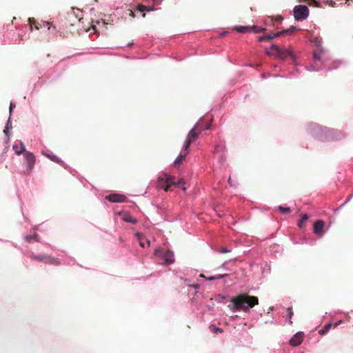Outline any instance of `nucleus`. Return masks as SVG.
Instances as JSON below:
<instances>
[{
  "mask_svg": "<svg viewBox=\"0 0 353 353\" xmlns=\"http://www.w3.org/2000/svg\"><path fill=\"white\" fill-rule=\"evenodd\" d=\"M311 45L313 50V61L315 65L314 70H319L322 67L328 70H333L336 69L341 64V61H334L332 66L327 67L326 63L330 57L328 50L322 46L321 41L318 37H315L312 40L310 39V46Z\"/></svg>",
  "mask_w": 353,
  "mask_h": 353,
  "instance_id": "nucleus-1",
  "label": "nucleus"
},
{
  "mask_svg": "<svg viewBox=\"0 0 353 353\" xmlns=\"http://www.w3.org/2000/svg\"><path fill=\"white\" fill-rule=\"evenodd\" d=\"M310 135L321 141H337L345 137L342 131L323 127L316 123H310Z\"/></svg>",
  "mask_w": 353,
  "mask_h": 353,
  "instance_id": "nucleus-2",
  "label": "nucleus"
},
{
  "mask_svg": "<svg viewBox=\"0 0 353 353\" xmlns=\"http://www.w3.org/2000/svg\"><path fill=\"white\" fill-rule=\"evenodd\" d=\"M232 305H228L232 312L243 310L245 312L250 311L259 304L258 297L250 296L248 294H241L231 299Z\"/></svg>",
  "mask_w": 353,
  "mask_h": 353,
  "instance_id": "nucleus-3",
  "label": "nucleus"
},
{
  "mask_svg": "<svg viewBox=\"0 0 353 353\" xmlns=\"http://www.w3.org/2000/svg\"><path fill=\"white\" fill-rule=\"evenodd\" d=\"M184 184L185 181L183 179L176 181L174 176H171L167 174H162L157 179V188H163L166 192L172 185L181 188L183 190H185L186 188L184 186Z\"/></svg>",
  "mask_w": 353,
  "mask_h": 353,
  "instance_id": "nucleus-4",
  "label": "nucleus"
},
{
  "mask_svg": "<svg viewBox=\"0 0 353 353\" xmlns=\"http://www.w3.org/2000/svg\"><path fill=\"white\" fill-rule=\"evenodd\" d=\"M202 130L203 129H200L199 128V123L194 125V126L190 130V131L188 134L186 140L185 141L183 148H185V150L189 149L192 143L196 140Z\"/></svg>",
  "mask_w": 353,
  "mask_h": 353,
  "instance_id": "nucleus-5",
  "label": "nucleus"
},
{
  "mask_svg": "<svg viewBox=\"0 0 353 353\" xmlns=\"http://www.w3.org/2000/svg\"><path fill=\"white\" fill-rule=\"evenodd\" d=\"M31 259L43 262L45 263L51 264L53 265H60V261L57 258H54L50 255L41 254H32L30 256Z\"/></svg>",
  "mask_w": 353,
  "mask_h": 353,
  "instance_id": "nucleus-6",
  "label": "nucleus"
},
{
  "mask_svg": "<svg viewBox=\"0 0 353 353\" xmlns=\"http://www.w3.org/2000/svg\"><path fill=\"white\" fill-rule=\"evenodd\" d=\"M296 30V28L295 26H291L290 28H288L287 30H283V31H280V32H277L276 33L272 32V33H270V34H268L267 35L261 36V37H260L259 38V41L260 42H262V41H268V40H270V39L276 38V37L282 36V35L291 34Z\"/></svg>",
  "mask_w": 353,
  "mask_h": 353,
  "instance_id": "nucleus-7",
  "label": "nucleus"
},
{
  "mask_svg": "<svg viewBox=\"0 0 353 353\" xmlns=\"http://www.w3.org/2000/svg\"><path fill=\"white\" fill-rule=\"evenodd\" d=\"M23 154L26 161V163L27 165L26 169L24 171V174H30L32 171L34 164L36 163V157L32 152L28 150L24 152Z\"/></svg>",
  "mask_w": 353,
  "mask_h": 353,
  "instance_id": "nucleus-8",
  "label": "nucleus"
},
{
  "mask_svg": "<svg viewBox=\"0 0 353 353\" xmlns=\"http://www.w3.org/2000/svg\"><path fill=\"white\" fill-rule=\"evenodd\" d=\"M294 16L296 21H302L308 16V9L306 6L299 5L294 8Z\"/></svg>",
  "mask_w": 353,
  "mask_h": 353,
  "instance_id": "nucleus-9",
  "label": "nucleus"
},
{
  "mask_svg": "<svg viewBox=\"0 0 353 353\" xmlns=\"http://www.w3.org/2000/svg\"><path fill=\"white\" fill-rule=\"evenodd\" d=\"M314 233L319 238L324 236L325 234V223L322 220H319L314 223L313 226Z\"/></svg>",
  "mask_w": 353,
  "mask_h": 353,
  "instance_id": "nucleus-10",
  "label": "nucleus"
},
{
  "mask_svg": "<svg viewBox=\"0 0 353 353\" xmlns=\"http://www.w3.org/2000/svg\"><path fill=\"white\" fill-rule=\"evenodd\" d=\"M105 199L112 203H122L125 201L127 199L125 195L120 194H112L107 196Z\"/></svg>",
  "mask_w": 353,
  "mask_h": 353,
  "instance_id": "nucleus-11",
  "label": "nucleus"
},
{
  "mask_svg": "<svg viewBox=\"0 0 353 353\" xmlns=\"http://www.w3.org/2000/svg\"><path fill=\"white\" fill-rule=\"evenodd\" d=\"M303 339V333L301 332L295 334L290 340V344L292 346H297L301 343Z\"/></svg>",
  "mask_w": 353,
  "mask_h": 353,
  "instance_id": "nucleus-12",
  "label": "nucleus"
},
{
  "mask_svg": "<svg viewBox=\"0 0 353 353\" xmlns=\"http://www.w3.org/2000/svg\"><path fill=\"white\" fill-rule=\"evenodd\" d=\"M189 153V149L188 150H185V148H183V151L182 153H181L178 157L176 159V160L174 161V164L175 165H179L180 164H181V163L183 162V161L185 159V157Z\"/></svg>",
  "mask_w": 353,
  "mask_h": 353,
  "instance_id": "nucleus-13",
  "label": "nucleus"
},
{
  "mask_svg": "<svg viewBox=\"0 0 353 353\" xmlns=\"http://www.w3.org/2000/svg\"><path fill=\"white\" fill-rule=\"evenodd\" d=\"M12 149L14 150V151L15 152V153L17 155H20L21 154H23L24 152L26 151L25 145H24V144L22 142L20 143L19 145H18L16 143L14 144L13 146H12Z\"/></svg>",
  "mask_w": 353,
  "mask_h": 353,
  "instance_id": "nucleus-14",
  "label": "nucleus"
},
{
  "mask_svg": "<svg viewBox=\"0 0 353 353\" xmlns=\"http://www.w3.org/2000/svg\"><path fill=\"white\" fill-rule=\"evenodd\" d=\"M136 236H137V239L139 241V245L142 248H144L146 244L148 246L150 245V241L144 236H143L140 233H137Z\"/></svg>",
  "mask_w": 353,
  "mask_h": 353,
  "instance_id": "nucleus-15",
  "label": "nucleus"
},
{
  "mask_svg": "<svg viewBox=\"0 0 353 353\" xmlns=\"http://www.w3.org/2000/svg\"><path fill=\"white\" fill-rule=\"evenodd\" d=\"M291 54V52L289 50H284L279 48V52L277 54V57L281 59H285Z\"/></svg>",
  "mask_w": 353,
  "mask_h": 353,
  "instance_id": "nucleus-16",
  "label": "nucleus"
},
{
  "mask_svg": "<svg viewBox=\"0 0 353 353\" xmlns=\"http://www.w3.org/2000/svg\"><path fill=\"white\" fill-rule=\"evenodd\" d=\"M330 0H310V7H321L322 4H327L328 3Z\"/></svg>",
  "mask_w": 353,
  "mask_h": 353,
  "instance_id": "nucleus-17",
  "label": "nucleus"
},
{
  "mask_svg": "<svg viewBox=\"0 0 353 353\" xmlns=\"http://www.w3.org/2000/svg\"><path fill=\"white\" fill-rule=\"evenodd\" d=\"M165 261L167 264H170L174 262V255L170 251H167L164 254Z\"/></svg>",
  "mask_w": 353,
  "mask_h": 353,
  "instance_id": "nucleus-18",
  "label": "nucleus"
},
{
  "mask_svg": "<svg viewBox=\"0 0 353 353\" xmlns=\"http://www.w3.org/2000/svg\"><path fill=\"white\" fill-rule=\"evenodd\" d=\"M279 52V48L276 45H272L270 50H266V54L268 55H276Z\"/></svg>",
  "mask_w": 353,
  "mask_h": 353,
  "instance_id": "nucleus-19",
  "label": "nucleus"
},
{
  "mask_svg": "<svg viewBox=\"0 0 353 353\" xmlns=\"http://www.w3.org/2000/svg\"><path fill=\"white\" fill-rule=\"evenodd\" d=\"M308 219V216L307 214H305L302 216L301 219L298 221V227L300 229H303L305 226V223Z\"/></svg>",
  "mask_w": 353,
  "mask_h": 353,
  "instance_id": "nucleus-20",
  "label": "nucleus"
},
{
  "mask_svg": "<svg viewBox=\"0 0 353 353\" xmlns=\"http://www.w3.org/2000/svg\"><path fill=\"white\" fill-rule=\"evenodd\" d=\"M137 10L141 13H143L142 17H145V11H151L152 8L149 6H145L142 4H139L137 6Z\"/></svg>",
  "mask_w": 353,
  "mask_h": 353,
  "instance_id": "nucleus-21",
  "label": "nucleus"
},
{
  "mask_svg": "<svg viewBox=\"0 0 353 353\" xmlns=\"http://www.w3.org/2000/svg\"><path fill=\"white\" fill-rule=\"evenodd\" d=\"M234 29L238 32L245 33L251 30V26H236Z\"/></svg>",
  "mask_w": 353,
  "mask_h": 353,
  "instance_id": "nucleus-22",
  "label": "nucleus"
},
{
  "mask_svg": "<svg viewBox=\"0 0 353 353\" xmlns=\"http://www.w3.org/2000/svg\"><path fill=\"white\" fill-rule=\"evenodd\" d=\"M123 219L125 222H129L132 223H136L137 222V219L133 218L130 214H126L123 216Z\"/></svg>",
  "mask_w": 353,
  "mask_h": 353,
  "instance_id": "nucleus-23",
  "label": "nucleus"
},
{
  "mask_svg": "<svg viewBox=\"0 0 353 353\" xmlns=\"http://www.w3.org/2000/svg\"><path fill=\"white\" fill-rule=\"evenodd\" d=\"M332 327V323H327L326 324L323 328L321 329L319 331V333L321 335H323L325 334H326L330 329V327Z\"/></svg>",
  "mask_w": 353,
  "mask_h": 353,
  "instance_id": "nucleus-24",
  "label": "nucleus"
},
{
  "mask_svg": "<svg viewBox=\"0 0 353 353\" xmlns=\"http://www.w3.org/2000/svg\"><path fill=\"white\" fill-rule=\"evenodd\" d=\"M28 21H29V23L30 25V30H32V26H34L35 29H37V30L39 29V28L38 26V24H37L36 20L34 19V18H29L28 19Z\"/></svg>",
  "mask_w": 353,
  "mask_h": 353,
  "instance_id": "nucleus-25",
  "label": "nucleus"
},
{
  "mask_svg": "<svg viewBox=\"0 0 353 353\" xmlns=\"http://www.w3.org/2000/svg\"><path fill=\"white\" fill-rule=\"evenodd\" d=\"M26 241H31V240L34 239L36 241H39L38 234L34 233L33 235H28L25 237Z\"/></svg>",
  "mask_w": 353,
  "mask_h": 353,
  "instance_id": "nucleus-26",
  "label": "nucleus"
},
{
  "mask_svg": "<svg viewBox=\"0 0 353 353\" xmlns=\"http://www.w3.org/2000/svg\"><path fill=\"white\" fill-rule=\"evenodd\" d=\"M278 208H279V210L280 211V212H281L283 214H288V213H290L291 211L290 208L279 206Z\"/></svg>",
  "mask_w": 353,
  "mask_h": 353,
  "instance_id": "nucleus-27",
  "label": "nucleus"
},
{
  "mask_svg": "<svg viewBox=\"0 0 353 353\" xmlns=\"http://www.w3.org/2000/svg\"><path fill=\"white\" fill-rule=\"evenodd\" d=\"M251 30H252L255 33H258V32H263L265 30V28H259L257 26H251Z\"/></svg>",
  "mask_w": 353,
  "mask_h": 353,
  "instance_id": "nucleus-28",
  "label": "nucleus"
},
{
  "mask_svg": "<svg viewBox=\"0 0 353 353\" xmlns=\"http://www.w3.org/2000/svg\"><path fill=\"white\" fill-rule=\"evenodd\" d=\"M210 329L212 332H213L214 333H216V332H223V330L221 328H219V327H215L214 325H212L210 326Z\"/></svg>",
  "mask_w": 353,
  "mask_h": 353,
  "instance_id": "nucleus-29",
  "label": "nucleus"
},
{
  "mask_svg": "<svg viewBox=\"0 0 353 353\" xmlns=\"http://www.w3.org/2000/svg\"><path fill=\"white\" fill-rule=\"evenodd\" d=\"M52 161L58 163H61L62 161L56 156H52Z\"/></svg>",
  "mask_w": 353,
  "mask_h": 353,
  "instance_id": "nucleus-30",
  "label": "nucleus"
},
{
  "mask_svg": "<svg viewBox=\"0 0 353 353\" xmlns=\"http://www.w3.org/2000/svg\"><path fill=\"white\" fill-rule=\"evenodd\" d=\"M228 276V274H218L216 276H214V278H215V279H222V278L226 277Z\"/></svg>",
  "mask_w": 353,
  "mask_h": 353,
  "instance_id": "nucleus-31",
  "label": "nucleus"
},
{
  "mask_svg": "<svg viewBox=\"0 0 353 353\" xmlns=\"http://www.w3.org/2000/svg\"><path fill=\"white\" fill-rule=\"evenodd\" d=\"M287 310H288V317H289V319L290 320L292 316V315H293V312H292V308L288 307Z\"/></svg>",
  "mask_w": 353,
  "mask_h": 353,
  "instance_id": "nucleus-32",
  "label": "nucleus"
},
{
  "mask_svg": "<svg viewBox=\"0 0 353 353\" xmlns=\"http://www.w3.org/2000/svg\"><path fill=\"white\" fill-rule=\"evenodd\" d=\"M42 154L47 157L48 159H50V160H52V156L53 155H50V154H47L46 152H45L44 151H42L41 152Z\"/></svg>",
  "mask_w": 353,
  "mask_h": 353,
  "instance_id": "nucleus-33",
  "label": "nucleus"
},
{
  "mask_svg": "<svg viewBox=\"0 0 353 353\" xmlns=\"http://www.w3.org/2000/svg\"><path fill=\"white\" fill-rule=\"evenodd\" d=\"M220 252H221V253H223V254H224V253H228V252H230V250H228V249H227V248H221V250H220Z\"/></svg>",
  "mask_w": 353,
  "mask_h": 353,
  "instance_id": "nucleus-34",
  "label": "nucleus"
},
{
  "mask_svg": "<svg viewBox=\"0 0 353 353\" xmlns=\"http://www.w3.org/2000/svg\"><path fill=\"white\" fill-rule=\"evenodd\" d=\"M283 19V18L281 16H277L275 18V20L277 21H279V22L281 21Z\"/></svg>",
  "mask_w": 353,
  "mask_h": 353,
  "instance_id": "nucleus-35",
  "label": "nucleus"
},
{
  "mask_svg": "<svg viewBox=\"0 0 353 353\" xmlns=\"http://www.w3.org/2000/svg\"><path fill=\"white\" fill-rule=\"evenodd\" d=\"M15 107V105L12 103H10V113L12 112V109Z\"/></svg>",
  "mask_w": 353,
  "mask_h": 353,
  "instance_id": "nucleus-36",
  "label": "nucleus"
},
{
  "mask_svg": "<svg viewBox=\"0 0 353 353\" xmlns=\"http://www.w3.org/2000/svg\"><path fill=\"white\" fill-rule=\"evenodd\" d=\"M352 198H353V194H352L350 196H349V197L347 198L346 202L344 204H343L342 206L344 205L347 202H349Z\"/></svg>",
  "mask_w": 353,
  "mask_h": 353,
  "instance_id": "nucleus-37",
  "label": "nucleus"
},
{
  "mask_svg": "<svg viewBox=\"0 0 353 353\" xmlns=\"http://www.w3.org/2000/svg\"><path fill=\"white\" fill-rule=\"evenodd\" d=\"M190 286L194 288H195V289L199 288V284H192Z\"/></svg>",
  "mask_w": 353,
  "mask_h": 353,
  "instance_id": "nucleus-38",
  "label": "nucleus"
},
{
  "mask_svg": "<svg viewBox=\"0 0 353 353\" xmlns=\"http://www.w3.org/2000/svg\"><path fill=\"white\" fill-rule=\"evenodd\" d=\"M206 279L208 281H212V280H215V278H214V276H213L207 277Z\"/></svg>",
  "mask_w": 353,
  "mask_h": 353,
  "instance_id": "nucleus-39",
  "label": "nucleus"
},
{
  "mask_svg": "<svg viewBox=\"0 0 353 353\" xmlns=\"http://www.w3.org/2000/svg\"><path fill=\"white\" fill-rule=\"evenodd\" d=\"M130 15L132 17H134V13L132 10H130Z\"/></svg>",
  "mask_w": 353,
  "mask_h": 353,
  "instance_id": "nucleus-40",
  "label": "nucleus"
},
{
  "mask_svg": "<svg viewBox=\"0 0 353 353\" xmlns=\"http://www.w3.org/2000/svg\"><path fill=\"white\" fill-rule=\"evenodd\" d=\"M153 1H154L156 3H160L162 0H152Z\"/></svg>",
  "mask_w": 353,
  "mask_h": 353,
  "instance_id": "nucleus-41",
  "label": "nucleus"
},
{
  "mask_svg": "<svg viewBox=\"0 0 353 353\" xmlns=\"http://www.w3.org/2000/svg\"><path fill=\"white\" fill-rule=\"evenodd\" d=\"M200 276H201V277H203V278H205V279H206V278H207V277H205V275H204V274H200Z\"/></svg>",
  "mask_w": 353,
  "mask_h": 353,
  "instance_id": "nucleus-42",
  "label": "nucleus"
},
{
  "mask_svg": "<svg viewBox=\"0 0 353 353\" xmlns=\"http://www.w3.org/2000/svg\"><path fill=\"white\" fill-rule=\"evenodd\" d=\"M3 132H4L6 134H7V132H8V128H6V129L3 130Z\"/></svg>",
  "mask_w": 353,
  "mask_h": 353,
  "instance_id": "nucleus-43",
  "label": "nucleus"
},
{
  "mask_svg": "<svg viewBox=\"0 0 353 353\" xmlns=\"http://www.w3.org/2000/svg\"><path fill=\"white\" fill-rule=\"evenodd\" d=\"M209 128H210V125H206V128H205V130H208V129H209Z\"/></svg>",
  "mask_w": 353,
  "mask_h": 353,
  "instance_id": "nucleus-44",
  "label": "nucleus"
},
{
  "mask_svg": "<svg viewBox=\"0 0 353 353\" xmlns=\"http://www.w3.org/2000/svg\"><path fill=\"white\" fill-rule=\"evenodd\" d=\"M228 182H229V183H230V182H231V179H230V178H229V179H228Z\"/></svg>",
  "mask_w": 353,
  "mask_h": 353,
  "instance_id": "nucleus-45",
  "label": "nucleus"
},
{
  "mask_svg": "<svg viewBox=\"0 0 353 353\" xmlns=\"http://www.w3.org/2000/svg\"><path fill=\"white\" fill-rule=\"evenodd\" d=\"M339 323H336V324H335V327L338 326V325H339Z\"/></svg>",
  "mask_w": 353,
  "mask_h": 353,
  "instance_id": "nucleus-46",
  "label": "nucleus"
}]
</instances>
